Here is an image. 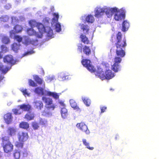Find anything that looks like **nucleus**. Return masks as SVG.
Returning a JSON list of instances; mask_svg holds the SVG:
<instances>
[{"label":"nucleus","instance_id":"1","mask_svg":"<svg viewBox=\"0 0 159 159\" xmlns=\"http://www.w3.org/2000/svg\"><path fill=\"white\" fill-rule=\"evenodd\" d=\"M116 47V54L117 56L114 58V63L111 66V70L116 72L120 70V63L121 61V57H124L125 54V51L127 46L126 40L125 38L122 39L121 33L119 32L116 35V41L115 43Z\"/></svg>","mask_w":159,"mask_h":159},{"label":"nucleus","instance_id":"2","mask_svg":"<svg viewBox=\"0 0 159 159\" xmlns=\"http://www.w3.org/2000/svg\"><path fill=\"white\" fill-rule=\"evenodd\" d=\"M42 99L45 104L46 109L42 112V115L44 116H49L52 115L51 111L54 110L56 107L55 105L53 104L52 99L48 98L43 97Z\"/></svg>","mask_w":159,"mask_h":159},{"label":"nucleus","instance_id":"3","mask_svg":"<svg viewBox=\"0 0 159 159\" xmlns=\"http://www.w3.org/2000/svg\"><path fill=\"white\" fill-rule=\"evenodd\" d=\"M95 75L96 76L102 80L105 79L110 80L114 76V73L111 70H106L104 73L102 68L100 67L98 68Z\"/></svg>","mask_w":159,"mask_h":159},{"label":"nucleus","instance_id":"4","mask_svg":"<svg viewBox=\"0 0 159 159\" xmlns=\"http://www.w3.org/2000/svg\"><path fill=\"white\" fill-rule=\"evenodd\" d=\"M2 147L5 152L9 153L11 152L13 148V146L9 141V137L6 136L2 137Z\"/></svg>","mask_w":159,"mask_h":159},{"label":"nucleus","instance_id":"5","mask_svg":"<svg viewBox=\"0 0 159 159\" xmlns=\"http://www.w3.org/2000/svg\"><path fill=\"white\" fill-rule=\"evenodd\" d=\"M82 64L91 72H94L96 71V69L90 63V60L87 59H83L81 61Z\"/></svg>","mask_w":159,"mask_h":159},{"label":"nucleus","instance_id":"6","mask_svg":"<svg viewBox=\"0 0 159 159\" xmlns=\"http://www.w3.org/2000/svg\"><path fill=\"white\" fill-rule=\"evenodd\" d=\"M36 27H37L40 33H48V35L49 36H51L52 34V30L50 28L48 32H47L46 30L44 25L41 23H38Z\"/></svg>","mask_w":159,"mask_h":159},{"label":"nucleus","instance_id":"7","mask_svg":"<svg viewBox=\"0 0 159 159\" xmlns=\"http://www.w3.org/2000/svg\"><path fill=\"white\" fill-rule=\"evenodd\" d=\"M17 137L19 141L21 142H25L29 138L28 133L23 131L18 132L17 134Z\"/></svg>","mask_w":159,"mask_h":159},{"label":"nucleus","instance_id":"8","mask_svg":"<svg viewBox=\"0 0 159 159\" xmlns=\"http://www.w3.org/2000/svg\"><path fill=\"white\" fill-rule=\"evenodd\" d=\"M114 16V19L116 21L122 20L125 18V14L124 11L120 12L119 10L117 8V11L115 12Z\"/></svg>","mask_w":159,"mask_h":159},{"label":"nucleus","instance_id":"9","mask_svg":"<svg viewBox=\"0 0 159 159\" xmlns=\"http://www.w3.org/2000/svg\"><path fill=\"white\" fill-rule=\"evenodd\" d=\"M77 127L81 130L82 132H85L86 134H89L90 132L87 126L84 122L78 123L76 125Z\"/></svg>","mask_w":159,"mask_h":159},{"label":"nucleus","instance_id":"10","mask_svg":"<svg viewBox=\"0 0 159 159\" xmlns=\"http://www.w3.org/2000/svg\"><path fill=\"white\" fill-rule=\"evenodd\" d=\"M104 10L107 17L110 18L112 16L115 12L117 11V8L116 7L111 8L104 7Z\"/></svg>","mask_w":159,"mask_h":159},{"label":"nucleus","instance_id":"11","mask_svg":"<svg viewBox=\"0 0 159 159\" xmlns=\"http://www.w3.org/2000/svg\"><path fill=\"white\" fill-rule=\"evenodd\" d=\"M104 10V7H96L95 10V16L98 18L101 17L103 15L105 12Z\"/></svg>","mask_w":159,"mask_h":159},{"label":"nucleus","instance_id":"12","mask_svg":"<svg viewBox=\"0 0 159 159\" xmlns=\"http://www.w3.org/2000/svg\"><path fill=\"white\" fill-rule=\"evenodd\" d=\"M4 119L7 124H10L11 122L12 119L11 113H8L4 115Z\"/></svg>","mask_w":159,"mask_h":159},{"label":"nucleus","instance_id":"13","mask_svg":"<svg viewBox=\"0 0 159 159\" xmlns=\"http://www.w3.org/2000/svg\"><path fill=\"white\" fill-rule=\"evenodd\" d=\"M34 107L39 110H42L43 107V102L41 101H36L34 102Z\"/></svg>","mask_w":159,"mask_h":159},{"label":"nucleus","instance_id":"14","mask_svg":"<svg viewBox=\"0 0 159 159\" xmlns=\"http://www.w3.org/2000/svg\"><path fill=\"white\" fill-rule=\"evenodd\" d=\"M3 61L4 62H7L14 64L15 62L12 56L11 55H7L3 58Z\"/></svg>","mask_w":159,"mask_h":159},{"label":"nucleus","instance_id":"15","mask_svg":"<svg viewBox=\"0 0 159 159\" xmlns=\"http://www.w3.org/2000/svg\"><path fill=\"white\" fill-rule=\"evenodd\" d=\"M1 41L2 43L7 45L10 43V40L9 37L6 35H3L2 36Z\"/></svg>","mask_w":159,"mask_h":159},{"label":"nucleus","instance_id":"16","mask_svg":"<svg viewBox=\"0 0 159 159\" xmlns=\"http://www.w3.org/2000/svg\"><path fill=\"white\" fill-rule=\"evenodd\" d=\"M20 108L25 111H29L32 109L31 105L29 104H23L19 106Z\"/></svg>","mask_w":159,"mask_h":159},{"label":"nucleus","instance_id":"17","mask_svg":"<svg viewBox=\"0 0 159 159\" xmlns=\"http://www.w3.org/2000/svg\"><path fill=\"white\" fill-rule=\"evenodd\" d=\"M84 53L87 56L89 57L91 54V51L89 47L84 45L83 48Z\"/></svg>","mask_w":159,"mask_h":159},{"label":"nucleus","instance_id":"18","mask_svg":"<svg viewBox=\"0 0 159 159\" xmlns=\"http://www.w3.org/2000/svg\"><path fill=\"white\" fill-rule=\"evenodd\" d=\"M81 41L84 44H88L90 43V41L88 38L85 35L83 34H81L80 37Z\"/></svg>","mask_w":159,"mask_h":159},{"label":"nucleus","instance_id":"19","mask_svg":"<svg viewBox=\"0 0 159 159\" xmlns=\"http://www.w3.org/2000/svg\"><path fill=\"white\" fill-rule=\"evenodd\" d=\"M70 104L71 106L74 109L77 111H80V108L77 105V103L74 99H71L70 100Z\"/></svg>","mask_w":159,"mask_h":159},{"label":"nucleus","instance_id":"20","mask_svg":"<svg viewBox=\"0 0 159 159\" xmlns=\"http://www.w3.org/2000/svg\"><path fill=\"white\" fill-rule=\"evenodd\" d=\"M34 117V113L29 112L26 113L25 116L24 118L27 120L29 121L33 120Z\"/></svg>","mask_w":159,"mask_h":159},{"label":"nucleus","instance_id":"21","mask_svg":"<svg viewBox=\"0 0 159 159\" xmlns=\"http://www.w3.org/2000/svg\"><path fill=\"white\" fill-rule=\"evenodd\" d=\"M19 127L25 129L27 130L30 127L29 124L27 122L22 121L19 125Z\"/></svg>","mask_w":159,"mask_h":159},{"label":"nucleus","instance_id":"22","mask_svg":"<svg viewBox=\"0 0 159 159\" xmlns=\"http://www.w3.org/2000/svg\"><path fill=\"white\" fill-rule=\"evenodd\" d=\"M129 26V22L127 20H124L122 24V30L123 32L126 31L128 30Z\"/></svg>","mask_w":159,"mask_h":159},{"label":"nucleus","instance_id":"23","mask_svg":"<svg viewBox=\"0 0 159 159\" xmlns=\"http://www.w3.org/2000/svg\"><path fill=\"white\" fill-rule=\"evenodd\" d=\"M80 25L81 26V29L83 30L84 33L85 34H88L89 30V26L87 25L84 24H80Z\"/></svg>","mask_w":159,"mask_h":159},{"label":"nucleus","instance_id":"24","mask_svg":"<svg viewBox=\"0 0 159 159\" xmlns=\"http://www.w3.org/2000/svg\"><path fill=\"white\" fill-rule=\"evenodd\" d=\"M34 80L38 83V84L41 85L43 83V85L45 86V83L43 82V80L40 78L38 75H35L34 77Z\"/></svg>","mask_w":159,"mask_h":159},{"label":"nucleus","instance_id":"25","mask_svg":"<svg viewBox=\"0 0 159 159\" xmlns=\"http://www.w3.org/2000/svg\"><path fill=\"white\" fill-rule=\"evenodd\" d=\"M34 92L35 93L39 95H44L43 89L41 87H38L36 88L34 90Z\"/></svg>","mask_w":159,"mask_h":159},{"label":"nucleus","instance_id":"26","mask_svg":"<svg viewBox=\"0 0 159 159\" xmlns=\"http://www.w3.org/2000/svg\"><path fill=\"white\" fill-rule=\"evenodd\" d=\"M61 116L63 118L65 119L67 117L68 115V111L65 107H63L61 109Z\"/></svg>","mask_w":159,"mask_h":159},{"label":"nucleus","instance_id":"27","mask_svg":"<svg viewBox=\"0 0 159 159\" xmlns=\"http://www.w3.org/2000/svg\"><path fill=\"white\" fill-rule=\"evenodd\" d=\"M47 94L49 96H52L56 99H58L59 98V95L58 93H56L49 91L47 92Z\"/></svg>","mask_w":159,"mask_h":159},{"label":"nucleus","instance_id":"28","mask_svg":"<svg viewBox=\"0 0 159 159\" xmlns=\"http://www.w3.org/2000/svg\"><path fill=\"white\" fill-rule=\"evenodd\" d=\"M13 29L16 33H18L22 31L23 29V28L20 25H16L14 27Z\"/></svg>","mask_w":159,"mask_h":159},{"label":"nucleus","instance_id":"29","mask_svg":"<svg viewBox=\"0 0 159 159\" xmlns=\"http://www.w3.org/2000/svg\"><path fill=\"white\" fill-rule=\"evenodd\" d=\"M26 32L29 35H37L36 32L32 28L27 29Z\"/></svg>","mask_w":159,"mask_h":159},{"label":"nucleus","instance_id":"30","mask_svg":"<svg viewBox=\"0 0 159 159\" xmlns=\"http://www.w3.org/2000/svg\"><path fill=\"white\" fill-rule=\"evenodd\" d=\"M20 45L16 43H13L11 45V49L14 52H17L19 49Z\"/></svg>","mask_w":159,"mask_h":159},{"label":"nucleus","instance_id":"31","mask_svg":"<svg viewBox=\"0 0 159 159\" xmlns=\"http://www.w3.org/2000/svg\"><path fill=\"white\" fill-rule=\"evenodd\" d=\"M82 142L84 145H85L87 148L89 149L90 150H93L94 149L93 147H90L89 146V143L87 142L85 139H82Z\"/></svg>","mask_w":159,"mask_h":159},{"label":"nucleus","instance_id":"32","mask_svg":"<svg viewBox=\"0 0 159 159\" xmlns=\"http://www.w3.org/2000/svg\"><path fill=\"white\" fill-rule=\"evenodd\" d=\"M52 15L53 16V18L52 19V22L53 24L56 23L58 21L59 17V15L58 13H54L52 14Z\"/></svg>","mask_w":159,"mask_h":159},{"label":"nucleus","instance_id":"33","mask_svg":"<svg viewBox=\"0 0 159 159\" xmlns=\"http://www.w3.org/2000/svg\"><path fill=\"white\" fill-rule=\"evenodd\" d=\"M16 132V130L13 127H9L7 130L8 134L10 136L15 134Z\"/></svg>","mask_w":159,"mask_h":159},{"label":"nucleus","instance_id":"34","mask_svg":"<svg viewBox=\"0 0 159 159\" xmlns=\"http://www.w3.org/2000/svg\"><path fill=\"white\" fill-rule=\"evenodd\" d=\"M85 20L88 22L93 23L94 21V18L93 16L90 15L86 16Z\"/></svg>","mask_w":159,"mask_h":159},{"label":"nucleus","instance_id":"35","mask_svg":"<svg viewBox=\"0 0 159 159\" xmlns=\"http://www.w3.org/2000/svg\"><path fill=\"white\" fill-rule=\"evenodd\" d=\"M26 43L27 44H31L34 45L36 46L38 44V40L37 39L30 40L28 39Z\"/></svg>","mask_w":159,"mask_h":159},{"label":"nucleus","instance_id":"36","mask_svg":"<svg viewBox=\"0 0 159 159\" xmlns=\"http://www.w3.org/2000/svg\"><path fill=\"white\" fill-rule=\"evenodd\" d=\"M84 104L87 107L90 105L91 104V101L90 99L88 98H82Z\"/></svg>","mask_w":159,"mask_h":159},{"label":"nucleus","instance_id":"37","mask_svg":"<svg viewBox=\"0 0 159 159\" xmlns=\"http://www.w3.org/2000/svg\"><path fill=\"white\" fill-rule=\"evenodd\" d=\"M13 156L15 159H19L20 157V152L17 150H15L13 153Z\"/></svg>","mask_w":159,"mask_h":159},{"label":"nucleus","instance_id":"38","mask_svg":"<svg viewBox=\"0 0 159 159\" xmlns=\"http://www.w3.org/2000/svg\"><path fill=\"white\" fill-rule=\"evenodd\" d=\"M9 19V17L7 15L2 16L0 18V20L3 22H7Z\"/></svg>","mask_w":159,"mask_h":159},{"label":"nucleus","instance_id":"39","mask_svg":"<svg viewBox=\"0 0 159 159\" xmlns=\"http://www.w3.org/2000/svg\"><path fill=\"white\" fill-rule=\"evenodd\" d=\"M8 69L7 67L4 68V66L2 65V63L0 62V70L4 73H6L8 70Z\"/></svg>","mask_w":159,"mask_h":159},{"label":"nucleus","instance_id":"40","mask_svg":"<svg viewBox=\"0 0 159 159\" xmlns=\"http://www.w3.org/2000/svg\"><path fill=\"white\" fill-rule=\"evenodd\" d=\"M38 23V22L36 21L35 20H31L29 22V24L30 26L32 28L36 27Z\"/></svg>","mask_w":159,"mask_h":159},{"label":"nucleus","instance_id":"41","mask_svg":"<svg viewBox=\"0 0 159 159\" xmlns=\"http://www.w3.org/2000/svg\"><path fill=\"white\" fill-rule=\"evenodd\" d=\"M0 49L2 52H7L8 51V48L6 46L3 44L0 46Z\"/></svg>","mask_w":159,"mask_h":159},{"label":"nucleus","instance_id":"42","mask_svg":"<svg viewBox=\"0 0 159 159\" xmlns=\"http://www.w3.org/2000/svg\"><path fill=\"white\" fill-rule=\"evenodd\" d=\"M32 126L34 130H37L39 127L38 123L35 121L32 122Z\"/></svg>","mask_w":159,"mask_h":159},{"label":"nucleus","instance_id":"43","mask_svg":"<svg viewBox=\"0 0 159 159\" xmlns=\"http://www.w3.org/2000/svg\"><path fill=\"white\" fill-rule=\"evenodd\" d=\"M24 142L18 141L16 142L15 146L18 148H22L23 146Z\"/></svg>","mask_w":159,"mask_h":159},{"label":"nucleus","instance_id":"44","mask_svg":"<svg viewBox=\"0 0 159 159\" xmlns=\"http://www.w3.org/2000/svg\"><path fill=\"white\" fill-rule=\"evenodd\" d=\"M55 29L56 32H60L61 30V25L60 23H56L55 25Z\"/></svg>","mask_w":159,"mask_h":159},{"label":"nucleus","instance_id":"45","mask_svg":"<svg viewBox=\"0 0 159 159\" xmlns=\"http://www.w3.org/2000/svg\"><path fill=\"white\" fill-rule=\"evenodd\" d=\"M84 46L82 43H79L77 45V50L81 53L83 51V48Z\"/></svg>","mask_w":159,"mask_h":159},{"label":"nucleus","instance_id":"46","mask_svg":"<svg viewBox=\"0 0 159 159\" xmlns=\"http://www.w3.org/2000/svg\"><path fill=\"white\" fill-rule=\"evenodd\" d=\"M29 85L32 87H35L37 86L36 83L34 81L31 79H30L29 80Z\"/></svg>","mask_w":159,"mask_h":159},{"label":"nucleus","instance_id":"47","mask_svg":"<svg viewBox=\"0 0 159 159\" xmlns=\"http://www.w3.org/2000/svg\"><path fill=\"white\" fill-rule=\"evenodd\" d=\"M14 39L16 40L18 42H21L22 40V37L19 35H15L14 37Z\"/></svg>","mask_w":159,"mask_h":159},{"label":"nucleus","instance_id":"48","mask_svg":"<svg viewBox=\"0 0 159 159\" xmlns=\"http://www.w3.org/2000/svg\"><path fill=\"white\" fill-rule=\"evenodd\" d=\"M21 91L22 93L23 94L24 96H29L30 94L28 93L27 89H22L20 90Z\"/></svg>","mask_w":159,"mask_h":159},{"label":"nucleus","instance_id":"49","mask_svg":"<svg viewBox=\"0 0 159 159\" xmlns=\"http://www.w3.org/2000/svg\"><path fill=\"white\" fill-rule=\"evenodd\" d=\"M18 111L19 110L16 108H14L12 109V111L16 115L20 114V113Z\"/></svg>","mask_w":159,"mask_h":159},{"label":"nucleus","instance_id":"50","mask_svg":"<svg viewBox=\"0 0 159 159\" xmlns=\"http://www.w3.org/2000/svg\"><path fill=\"white\" fill-rule=\"evenodd\" d=\"M15 33H16L15 31H14L13 30H11L10 31V36L11 37H12L13 36H14L15 35Z\"/></svg>","mask_w":159,"mask_h":159},{"label":"nucleus","instance_id":"51","mask_svg":"<svg viewBox=\"0 0 159 159\" xmlns=\"http://www.w3.org/2000/svg\"><path fill=\"white\" fill-rule=\"evenodd\" d=\"M47 123V121L41 119L39 121V123L41 125H45Z\"/></svg>","mask_w":159,"mask_h":159},{"label":"nucleus","instance_id":"52","mask_svg":"<svg viewBox=\"0 0 159 159\" xmlns=\"http://www.w3.org/2000/svg\"><path fill=\"white\" fill-rule=\"evenodd\" d=\"M102 65L103 67H105L106 68H108L110 66L109 64L107 63H102Z\"/></svg>","mask_w":159,"mask_h":159},{"label":"nucleus","instance_id":"53","mask_svg":"<svg viewBox=\"0 0 159 159\" xmlns=\"http://www.w3.org/2000/svg\"><path fill=\"white\" fill-rule=\"evenodd\" d=\"M54 79V77L53 76H49L47 78V81L48 82H51Z\"/></svg>","mask_w":159,"mask_h":159},{"label":"nucleus","instance_id":"54","mask_svg":"<svg viewBox=\"0 0 159 159\" xmlns=\"http://www.w3.org/2000/svg\"><path fill=\"white\" fill-rule=\"evenodd\" d=\"M107 108V107L105 106L101 107L100 108L101 110V113H102L105 112Z\"/></svg>","mask_w":159,"mask_h":159},{"label":"nucleus","instance_id":"55","mask_svg":"<svg viewBox=\"0 0 159 159\" xmlns=\"http://www.w3.org/2000/svg\"><path fill=\"white\" fill-rule=\"evenodd\" d=\"M59 103L61 106H62L63 107H65V104L63 102L60 101L59 102Z\"/></svg>","mask_w":159,"mask_h":159},{"label":"nucleus","instance_id":"56","mask_svg":"<svg viewBox=\"0 0 159 159\" xmlns=\"http://www.w3.org/2000/svg\"><path fill=\"white\" fill-rule=\"evenodd\" d=\"M2 56L1 54V52H0V59L2 58Z\"/></svg>","mask_w":159,"mask_h":159},{"label":"nucleus","instance_id":"57","mask_svg":"<svg viewBox=\"0 0 159 159\" xmlns=\"http://www.w3.org/2000/svg\"><path fill=\"white\" fill-rule=\"evenodd\" d=\"M23 154L24 155H25L26 156L27 155V153L25 152H24L23 153Z\"/></svg>","mask_w":159,"mask_h":159},{"label":"nucleus","instance_id":"58","mask_svg":"<svg viewBox=\"0 0 159 159\" xmlns=\"http://www.w3.org/2000/svg\"><path fill=\"white\" fill-rule=\"evenodd\" d=\"M3 79V77L0 76V80H2Z\"/></svg>","mask_w":159,"mask_h":159},{"label":"nucleus","instance_id":"59","mask_svg":"<svg viewBox=\"0 0 159 159\" xmlns=\"http://www.w3.org/2000/svg\"><path fill=\"white\" fill-rule=\"evenodd\" d=\"M10 7H11V6H9V8H10Z\"/></svg>","mask_w":159,"mask_h":159},{"label":"nucleus","instance_id":"60","mask_svg":"<svg viewBox=\"0 0 159 159\" xmlns=\"http://www.w3.org/2000/svg\"><path fill=\"white\" fill-rule=\"evenodd\" d=\"M112 42H113V39H112Z\"/></svg>","mask_w":159,"mask_h":159}]
</instances>
